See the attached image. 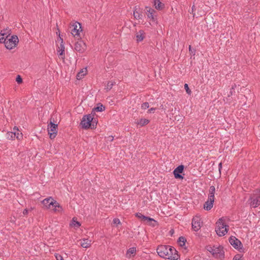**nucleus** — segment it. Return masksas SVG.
I'll return each instance as SVG.
<instances>
[{
	"mask_svg": "<svg viewBox=\"0 0 260 260\" xmlns=\"http://www.w3.org/2000/svg\"><path fill=\"white\" fill-rule=\"evenodd\" d=\"M159 256L172 260H177L179 255L177 251L173 247L169 245H159L156 249Z\"/></svg>",
	"mask_w": 260,
	"mask_h": 260,
	"instance_id": "nucleus-1",
	"label": "nucleus"
},
{
	"mask_svg": "<svg viewBox=\"0 0 260 260\" xmlns=\"http://www.w3.org/2000/svg\"><path fill=\"white\" fill-rule=\"evenodd\" d=\"M207 249L215 258L222 259L224 257V252L223 248L220 245L208 246L207 247Z\"/></svg>",
	"mask_w": 260,
	"mask_h": 260,
	"instance_id": "nucleus-2",
	"label": "nucleus"
},
{
	"mask_svg": "<svg viewBox=\"0 0 260 260\" xmlns=\"http://www.w3.org/2000/svg\"><path fill=\"white\" fill-rule=\"evenodd\" d=\"M229 228L224 219L220 218L216 223L215 231L219 236H223L228 233Z\"/></svg>",
	"mask_w": 260,
	"mask_h": 260,
	"instance_id": "nucleus-3",
	"label": "nucleus"
},
{
	"mask_svg": "<svg viewBox=\"0 0 260 260\" xmlns=\"http://www.w3.org/2000/svg\"><path fill=\"white\" fill-rule=\"evenodd\" d=\"M19 39L17 36L13 35L10 38H6L5 44L6 47L9 50L14 48L18 44Z\"/></svg>",
	"mask_w": 260,
	"mask_h": 260,
	"instance_id": "nucleus-4",
	"label": "nucleus"
},
{
	"mask_svg": "<svg viewBox=\"0 0 260 260\" xmlns=\"http://www.w3.org/2000/svg\"><path fill=\"white\" fill-rule=\"evenodd\" d=\"M250 205L252 208H256L260 205V189L255 191L249 199Z\"/></svg>",
	"mask_w": 260,
	"mask_h": 260,
	"instance_id": "nucleus-5",
	"label": "nucleus"
},
{
	"mask_svg": "<svg viewBox=\"0 0 260 260\" xmlns=\"http://www.w3.org/2000/svg\"><path fill=\"white\" fill-rule=\"evenodd\" d=\"M73 28L71 30L72 35L77 39L80 40L81 37L80 33L82 31L81 25L79 22H75L73 25Z\"/></svg>",
	"mask_w": 260,
	"mask_h": 260,
	"instance_id": "nucleus-6",
	"label": "nucleus"
},
{
	"mask_svg": "<svg viewBox=\"0 0 260 260\" xmlns=\"http://www.w3.org/2000/svg\"><path fill=\"white\" fill-rule=\"evenodd\" d=\"M58 125L57 124L54 123L52 121H50L49 124L48 125V132L49 135L50 139H54L57 133Z\"/></svg>",
	"mask_w": 260,
	"mask_h": 260,
	"instance_id": "nucleus-7",
	"label": "nucleus"
},
{
	"mask_svg": "<svg viewBox=\"0 0 260 260\" xmlns=\"http://www.w3.org/2000/svg\"><path fill=\"white\" fill-rule=\"evenodd\" d=\"M92 120V116L91 114L84 115L81 120L80 124L82 128L87 129L91 126V122Z\"/></svg>",
	"mask_w": 260,
	"mask_h": 260,
	"instance_id": "nucleus-8",
	"label": "nucleus"
},
{
	"mask_svg": "<svg viewBox=\"0 0 260 260\" xmlns=\"http://www.w3.org/2000/svg\"><path fill=\"white\" fill-rule=\"evenodd\" d=\"M202 222L201 221V218L200 216H195L192 220V228L196 231H198L201 228Z\"/></svg>",
	"mask_w": 260,
	"mask_h": 260,
	"instance_id": "nucleus-9",
	"label": "nucleus"
},
{
	"mask_svg": "<svg viewBox=\"0 0 260 260\" xmlns=\"http://www.w3.org/2000/svg\"><path fill=\"white\" fill-rule=\"evenodd\" d=\"M57 41L60 42V45L58 46L57 52L59 56H61L62 59L64 58V46L63 44V39L60 37L59 34V38L57 39Z\"/></svg>",
	"mask_w": 260,
	"mask_h": 260,
	"instance_id": "nucleus-10",
	"label": "nucleus"
},
{
	"mask_svg": "<svg viewBox=\"0 0 260 260\" xmlns=\"http://www.w3.org/2000/svg\"><path fill=\"white\" fill-rule=\"evenodd\" d=\"M86 49V44L83 41L81 40V39L75 44V49L80 53L84 52Z\"/></svg>",
	"mask_w": 260,
	"mask_h": 260,
	"instance_id": "nucleus-11",
	"label": "nucleus"
},
{
	"mask_svg": "<svg viewBox=\"0 0 260 260\" xmlns=\"http://www.w3.org/2000/svg\"><path fill=\"white\" fill-rule=\"evenodd\" d=\"M230 244L237 249H241L242 244L240 241L235 237H231L229 239Z\"/></svg>",
	"mask_w": 260,
	"mask_h": 260,
	"instance_id": "nucleus-12",
	"label": "nucleus"
},
{
	"mask_svg": "<svg viewBox=\"0 0 260 260\" xmlns=\"http://www.w3.org/2000/svg\"><path fill=\"white\" fill-rule=\"evenodd\" d=\"M183 169L184 166L183 165H180L174 170L173 173L175 178H183V177L180 174V173H182Z\"/></svg>",
	"mask_w": 260,
	"mask_h": 260,
	"instance_id": "nucleus-13",
	"label": "nucleus"
},
{
	"mask_svg": "<svg viewBox=\"0 0 260 260\" xmlns=\"http://www.w3.org/2000/svg\"><path fill=\"white\" fill-rule=\"evenodd\" d=\"M49 205H51V206L54 207L53 211L55 212L61 213L63 211L62 207L60 206L59 204L55 200L50 202Z\"/></svg>",
	"mask_w": 260,
	"mask_h": 260,
	"instance_id": "nucleus-14",
	"label": "nucleus"
},
{
	"mask_svg": "<svg viewBox=\"0 0 260 260\" xmlns=\"http://www.w3.org/2000/svg\"><path fill=\"white\" fill-rule=\"evenodd\" d=\"M214 199L208 198L207 201L204 204V209L207 211L210 210L213 206Z\"/></svg>",
	"mask_w": 260,
	"mask_h": 260,
	"instance_id": "nucleus-15",
	"label": "nucleus"
},
{
	"mask_svg": "<svg viewBox=\"0 0 260 260\" xmlns=\"http://www.w3.org/2000/svg\"><path fill=\"white\" fill-rule=\"evenodd\" d=\"M81 246L85 248H89L91 244V241L88 239H82L80 240Z\"/></svg>",
	"mask_w": 260,
	"mask_h": 260,
	"instance_id": "nucleus-16",
	"label": "nucleus"
},
{
	"mask_svg": "<svg viewBox=\"0 0 260 260\" xmlns=\"http://www.w3.org/2000/svg\"><path fill=\"white\" fill-rule=\"evenodd\" d=\"M146 13L148 18L151 19L152 20H154V14L155 13V11L148 7H146Z\"/></svg>",
	"mask_w": 260,
	"mask_h": 260,
	"instance_id": "nucleus-17",
	"label": "nucleus"
},
{
	"mask_svg": "<svg viewBox=\"0 0 260 260\" xmlns=\"http://www.w3.org/2000/svg\"><path fill=\"white\" fill-rule=\"evenodd\" d=\"M53 200L54 199L53 198L50 197L48 198L45 199L42 201V203L47 209H49L51 206V205H49V203L50 202L53 201Z\"/></svg>",
	"mask_w": 260,
	"mask_h": 260,
	"instance_id": "nucleus-18",
	"label": "nucleus"
},
{
	"mask_svg": "<svg viewBox=\"0 0 260 260\" xmlns=\"http://www.w3.org/2000/svg\"><path fill=\"white\" fill-rule=\"evenodd\" d=\"M215 187L214 186H210L209 190L208 198L215 199Z\"/></svg>",
	"mask_w": 260,
	"mask_h": 260,
	"instance_id": "nucleus-19",
	"label": "nucleus"
},
{
	"mask_svg": "<svg viewBox=\"0 0 260 260\" xmlns=\"http://www.w3.org/2000/svg\"><path fill=\"white\" fill-rule=\"evenodd\" d=\"M154 6L157 10H160L164 7V5L159 0H154Z\"/></svg>",
	"mask_w": 260,
	"mask_h": 260,
	"instance_id": "nucleus-20",
	"label": "nucleus"
},
{
	"mask_svg": "<svg viewBox=\"0 0 260 260\" xmlns=\"http://www.w3.org/2000/svg\"><path fill=\"white\" fill-rule=\"evenodd\" d=\"M70 226L74 228L75 229H77L81 226V223L79 221H77L76 219L74 217L72 220Z\"/></svg>",
	"mask_w": 260,
	"mask_h": 260,
	"instance_id": "nucleus-21",
	"label": "nucleus"
},
{
	"mask_svg": "<svg viewBox=\"0 0 260 260\" xmlns=\"http://www.w3.org/2000/svg\"><path fill=\"white\" fill-rule=\"evenodd\" d=\"M149 120L146 118H142L139 121H137L136 123L138 125H139L140 126H143L145 125H147L149 123Z\"/></svg>",
	"mask_w": 260,
	"mask_h": 260,
	"instance_id": "nucleus-22",
	"label": "nucleus"
},
{
	"mask_svg": "<svg viewBox=\"0 0 260 260\" xmlns=\"http://www.w3.org/2000/svg\"><path fill=\"white\" fill-rule=\"evenodd\" d=\"M144 33L143 30H140L136 35L137 41L138 42L142 41L144 38Z\"/></svg>",
	"mask_w": 260,
	"mask_h": 260,
	"instance_id": "nucleus-23",
	"label": "nucleus"
},
{
	"mask_svg": "<svg viewBox=\"0 0 260 260\" xmlns=\"http://www.w3.org/2000/svg\"><path fill=\"white\" fill-rule=\"evenodd\" d=\"M87 73V71L85 69H82L81 70L80 72H79L76 76V78L78 80L81 79Z\"/></svg>",
	"mask_w": 260,
	"mask_h": 260,
	"instance_id": "nucleus-24",
	"label": "nucleus"
},
{
	"mask_svg": "<svg viewBox=\"0 0 260 260\" xmlns=\"http://www.w3.org/2000/svg\"><path fill=\"white\" fill-rule=\"evenodd\" d=\"M143 222H145L146 223H148L150 225L154 226L155 224L152 223V222H156V221L152 218L146 216V218L143 220Z\"/></svg>",
	"mask_w": 260,
	"mask_h": 260,
	"instance_id": "nucleus-25",
	"label": "nucleus"
},
{
	"mask_svg": "<svg viewBox=\"0 0 260 260\" xmlns=\"http://www.w3.org/2000/svg\"><path fill=\"white\" fill-rule=\"evenodd\" d=\"M105 110V107L101 104H98L97 106L92 109V111L102 112Z\"/></svg>",
	"mask_w": 260,
	"mask_h": 260,
	"instance_id": "nucleus-26",
	"label": "nucleus"
},
{
	"mask_svg": "<svg viewBox=\"0 0 260 260\" xmlns=\"http://www.w3.org/2000/svg\"><path fill=\"white\" fill-rule=\"evenodd\" d=\"M16 137V132H9L7 133V138L9 140H13Z\"/></svg>",
	"mask_w": 260,
	"mask_h": 260,
	"instance_id": "nucleus-27",
	"label": "nucleus"
},
{
	"mask_svg": "<svg viewBox=\"0 0 260 260\" xmlns=\"http://www.w3.org/2000/svg\"><path fill=\"white\" fill-rule=\"evenodd\" d=\"M186 239L183 237H180L178 240V243L180 246H183L185 245Z\"/></svg>",
	"mask_w": 260,
	"mask_h": 260,
	"instance_id": "nucleus-28",
	"label": "nucleus"
},
{
	"mask_svg": "<svg viewBox=\"0 0 260 260\" xmlns=\"http://www.w3.org/2000/svg\"><path fill=\"white\" fill-rule=\"evenodd\" d=\"M97 123L98 121L96 120V119L92 117V121L91 122V126H90V127L92 129L95 128L97 125Z\"/></svg>",
	"mask_w": 260,
	"mask_h": 260,
	"instance_id": "nucleus-29",
	"label": "nucleus"
},
{
	"mask_svg": "<svg viewBox=\"0 0 260 260\" xmlns=\"http://www.w3.org/2000/svg\"><path fill=\"white\" fill-rule=\"evenodd\" d=\"M10 29H3L2 30H1V32L0 33H4V36H5L6 37V38L9 37V36H10Z\"/></svg>",
	"mask_w": 260,
	"mask_h": 260,
	"instance_id": "nucleus-30",
	"label": "nucleus"
},
{
	"mask_svg": "<svg viewBox=\"0 0 260 260\" xmlns=\"http://www.w3.org/2000/svg\"><path fill=\"white\" fill-rule=\"evenodd\" d=\"M136 216L138 218L141 219L142 221L146 218V216L142 215L141 213H137Z\"/></svg>",
	"mask_w": 260,
	"mask_h": 260,
	"instance_id": "nucleus-31",
	"label": "nucleus"
},
{
	"mask_svg": "<svg viewBox=\"0 0 260 260\" xmlns=\"http://www.w3.org/2000/svg\"><path fill=\"white\" fill-rule=\"evenodd\" d=\"M134 17L136 19H139L141 18L142 15H140L138 12L135 10L134 11Z\"/></svg>",
	"mask_w": 260,
	"mask_h": 260,
	"instance_id": "nucleus-32",
	"label": "nucleus"
},
{
	"mask_svg": "<svg viewBox=\"0 0 260 260\" xmlns=\"http://www.w3.org/2000/svg\"><path fill=\"white\" fill-rule=\"evenodd\" d=\"M22 137L23 136L22 133H20L19 131L17 132H16L15 138H16L18 140H20L22 138Z\"/></svg>",
	"mask_w": 260,
	"mask_h": 260,
	"instance_id": "nucleus-33",
	"label": "nucleus"
},
{
	"mask_svg": "<svg viewBox=\"0 0 260 260\" xmlns=\"http://www.w3.org/2000/svg\"><path fill=\"white\" fill-rule=\"evenodd\" d=\"M4 33H0V43H5L6 40V38H5V36H4Z\"/></svg>",
	"mask_w": 260,
	"mask_h": 260,
	"instance_id": "nucleus-34",
	"label": "nucleus"
},
{
	"mask_svg": "<svg viewBox=\"0 0 260 260\" xmlns=\"http://www.w3.org/2000/svg\"><path fill=\"white\" fill-rule=\"evenodd\" d=\"M136 249L135 247H132V248H130L128 250H127V254H128L129 253H131V254H134L136 252Z\"/></svg>",
	"mask_w": 260,
	"mask_h": 260,
	"instance_id": "nucleus-35",
	"label": "nucleus"
},
{
	"mask_svg": "<svg viewBox=\"0 0 260 260\" xmlns=\"http://www.w3.org/2000/svg\"><path fill=\"white\" fill-rule=\"evenodd\" d=\"M113 86V82H109L107 83V87L106 88V89L107 90V91H109V90H110L112 88Z\"/></svg>",
	"mask_w": 260,
	"mask_h": 260,
	"instance_id": "nucleus-36",
	"label": "nucleus"
},
{
	"mask_svg": "<svg viewBox=\"0 0 260 260\" xmlns=\"http://www.w3.org/2000/svg\"><path fill=\"white\" fill-rule=\"evenodd\" d=\"M149 107V105L148 102L144 103L141 105V108L144 110H145V109L148 108Z\"/></svg>",
	"mask_w": 260,
	"mask_h": 260,
	"instance_id": "nucleus-37",
	"label": "nucleus"
},
{
	"mask_svg": "<svg viewBox=\"0 0 260 260\" xmlns=\"http://www.w3.org/2000/svg\"><path fill=\"white\" fill-rule=\"evenodd\" d=\"M184 88H185L187 93H188L189 95L191 94V91L189 89L187 84H186V83L185 84V85H184Z\"/></svg>",
	"mask_w": 260,
	"mask_h": 260,
	"instance_id": "nucleus-38",
	"label": "nucleus"
},
{
	"mask_svg": "<svg viewBox=\"0 0 260 260\" xmlns=\"http://www.w3.org/2000/svg\"><path fill=\"white\" fill-rule=\"evenodd\" d=\"M242 256L241 254H237L234 257L233 260H242Z\"/></svg>",
	"mask_w": 260,
	"mask_h": 260,
	"instance_id": "nucleus-39",
	"label": "nucleus"
},
{
	"mask_svg": "<svg viewBox=\"0 0 260 260\" xmlns=\"http://www.w3.org/2000/svg\"><path fill=\"white\" fill-rule=\"evenodd\" d=\"M113 223L117 225L121 224V222L118 218H114L113 220Z\"/></svg>",
	"mask_w": 260,
	"mask_h": 260,
	"instance_id": "nucleus-40",
	"label": "nucleus"
},
{
	"mask_svg": "<svg viewBox=\"0 0 260 260\" xmlns=\"http://www.w3.org/2000/svg\"><path fill=\"white\" fill-rule=\"evenodd\" d=\"M16 81L19 84L21 83L22 82V79L20 75H18L17 76Z\"/></svg>",
	"mask_w": 260,
	"mask_h": 260,
	"instance_id": "nucleus-41",
	"label": "nucleus"
},
{
	"mask_svg": "<svg viewBox=\"0 0 260 260\" xmlns=\"http://www.w3.org/2000/svg\"><path fill=\"white\" fill-rule=\"evenodd\" d=\"M55 256L57 260H64L62 256L59 254H56Z\"/></svg>",
	"mask_w": 260,
	"mask_h": 260,
	"instance_id": "nucleus-42",
	"label": "nucleus"
},
{
	"mask_svg": "<svg viewBox=\"0 0 260 260\" xmlns=\"http://www.w3.org/2000/svg\"><path fill=\"white\" fill-rule=\"evenodd\" d=\"M189 51L190 52V53L192 54V55H194L195 54L196 50L194 49H192L190 45L189 46Z\"/></svg>",
	"mask_w": 260,
	"mask_h": 260,
	"instance_id": "nucleus-43",
	"label": "nucleus"
},
{
	"mask_svg": "<svg viewBox=\"0 0 260 260\" xmlns=\"http://www.w3.org/2000/svg\"><path fill=\"white\" fill-rule=\"evenodd\" d=\"M155 110V108H151L148 110V112L149 113H154Z\"/></svg>",
	"mask_w": 260,
	"mask_h": 260,
	"instance_id": "nucleus-44",
	"label": "nucleus"
},
{
	"mask_svg": "<svg viewBox=\"0 0 260 260\" xmlns=\"http://www.w3.org/2000/svg\"><path fill=\"white\" fill-rule=\"evenodd\" d=\"M234 92V90H231L230 89V91L229 94H228V96H232L233 94V93Z\"/></svg>",
	"mask_w": 260,
	"mask_h": 260,
	"instance_id": "nucleus-45",
	"label": "nucleus"
},
{
	"mask_svg": "<svg viewBox=\"0 0 260 260\" xmlns=\"http://www.w3.org/2000/svg\"><path fill=\"white\" fill-rule=\"evenodd\" d=\"M194 9H195V6L194 5H193L192 7V8H191V11H192V13L193 14V16L194 17V15H195V13H193V11L194 10Z\"/></svg>",
	"mask_w": 260,
	"mask_h": 260,
	"instance_id": "nucleus-46",
	"label": "nucleus"
},
{
	"mask_svg": "<svg viewBox=\"0 0 260 260\" xmlns=\"http://www.w3.org/2000/svg\"><path fill=\"white\" fill-rule=\"evenodd\" d=\"M28 210L27 209H24L23 212V214L24 215H27L28 214Z\"/></svg>",
	"mask_w": 260,
	"mask_h": 260,
	"instance_id": "nucleus-47",
	"label": "nucleus"
},
{
	"mask_svg": "<svg viewBox=\"0 0 260 260\" xmlns=\"http://www.w3.org/2000/svg\"><path fill=\"white\" fill-rule=\"evenodd\" d=\"M108 139L110 141H113L114 140V137L112 136H110L108 137Z\"/></svg>",
	"mask_w": 260,
	"mask_h": 260,
	"instance_id": "nucleus-48",
	"label": "nucleus"
},
{
	"mask_svg": "<svg viewBox=\"0 0 260 260\" xmlns=\"http://www.w3.org/2000/svg\"><path fill=\"white\" fill-rule=\"evenodd\" d=\"M218 169H219V171L220 172L221 171V170L222 169V163L221 162H220L218 165Z\"/></svg>",
	"mask_w": 260,
	"mask_h": 260,
	"instance_id": "nucleus-49",
	"label": "nucleus"
},
{
	"mask_svg": "<svg viewBox=\"0 0 260 260\" xmlns=\"http://www.w3.org/2000/svg\"><path fill=\"white\" fill-rule=\"evenodd\" d=\"M13 131H14V132H18V131H19V129H18V127H17L15 126V127L13 128Z\"/></svg>",
	"mask_w": 260,
	"mask_h": 260,
	"instance_id": "nucleus-50",
	"label": "nucleus"
},
{
	"mask_svg": "<svg viewBox=\"0 0 260 260\" xmlns=\"http://www.w3.org/2000/svg\"><path fill=\"white\" fill-rule=\"evenodd\" d=\"M236 87V84H234L233 85H232V88H231V90H234L235 88Z\"/></svg>",
	"mask_w": 260,
	"mask_h": 260,
	"instance_id": "nucleus-51",
	"label": "nucleus"
},
{
	"mask_svg": "<svg viewBox=\"0 0 260 260\" xmlns=\"http://www.w3.org/2000/svg\"><path fill=\"white\" fill-rule=\"evenodd\" d=\"M185 260H190V259H186Z\"/></svg>",
	"mask_w": 260,
	"mask_h": 260,
	"instance_id": "nucleus-52",
	"label": "nucleus"
}]
</instances>
